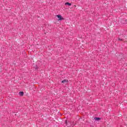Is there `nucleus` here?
<instances>
[{
	"label": "nucleus",
	"mask_w": 127,
	"mask_h": 127,
	"mask_svg": "<svg viewBox=\"0 0 127 127\" xmlns=\"http://www.w3.org/2000/svg\"><path fill=\"white\" fill-rule=\"evenodd\" d=\"M65 125L66 126H68V124L67 123V121H65Z\"/></svg>",
	"instance_id": "8"
},
{
	"label": "nucleus",
	"mask_w": 127,
	"mask_h": 127,
	"mask_svg": "<svg viewBox=\"0 0 127 127\" xmlns=\"http://www.w3.org/2000/svg\"><path fill=\"white\" fill-rule=\"evenodd\" d=\"M72 5V4H71V3H69V2H65V5Z\"/></svg>",
	"instance_id": "3"
},
{
	"label": "nucleus",
	"mask_w": 127,
	"mask_h": 127,
	"mask_svg": "<svg viewBox=\"0 0 127 127\" xmlns=\"http://www.w3.org/2000/svg\"><path fill=\"white\" fill-rule=\"evenodd\" d=\"M74 7H76V5H74Z\"/></svg>",
	"instance_id": "9"
},
{
	"label": "nucleus",
	"mask_w": 127,
	"mask_h": 127,
	"mask_svg": "<svg viewBox=\"0 0 127 127\" xmlns=\"http://www.w3.org/2000/svg\"><path fill=\"white\" fill-rule=\"evenodd\" d=\"M120 37H121V38L123 40H124V39L125 38V36L122 35L120 36Z\"/></svg>",
	"instance_id": "6"
},
{
	"label": "nucleus",
	"mask_w": 127,
	"mask_h": 127,
	"mask_svg": "<svg viewBox=\"0 0 127 127\" xmlns=\"http://www.w3.org/2000/svg\"><path fill=\"white\" fill-rule=\"evenodd\" d=\"M58 20H63L64 19V18L62 17V16H61V15H57Z\"/></svg>",
	"instance_id": "1"
},
{
	"label": "nucleus",
	"mask_w": 127,
	"mask_h": 127,
	"mask_svg": "<svg viewBox=\"0 0 127 127\" xmlns=\"http://www.w3.org/2000/svg\"><path fill=\"white\" fill-rule=\"evenodd\" d=\"M94 120L95 121H100V120H101V118H98V117H95V118H94Z\"/></svg>",
	"instance_id": "4"
},
{
	"label": "nucleus",
	"mask_w": 127,
	"mask_h": 127,
	"mask_svg": "<svg viewBox=\"0 0 127 127\" xmlns=\"http://www.w3.org/2000/svg\"><path fill=\"white\" fill-rule=\"evenodd\" d=\"M24 94V93H23V92H19V95L20 96H21V97H22V96H23Z\"/></svg>",
	"instance_id": "2"
},
{
	"label": "nucleus",
	"mask_w": 127,
	"mask_h": 127,
	"mask_svg": "<svg viewBox=\"0 0 127 127\" xmlns=\"http://www.w3.org/2000/svg\"><path fill=\"white\" fill-rule=\"evenodd\" d=\"M118 39L119 41H123V39H122L120 36H119V37H118Z\"/></svg>",
	"instance_id": "5"
},
{
	"label": "nucleus",
	"mask_w": 127,
	"mask_h": 127,
	"mask_svg": "<svg viewBox=\"0 0 127 127\" xmlns=\"http://www.w3.org/2000/svg\"><path fill=\"white\" fill-rule=\"evenodd\" d=\"M67 82H68V80L64 79L62 81V83H66Z\"/></svg>",
	"instance_id": "7"
}]
</instances>
